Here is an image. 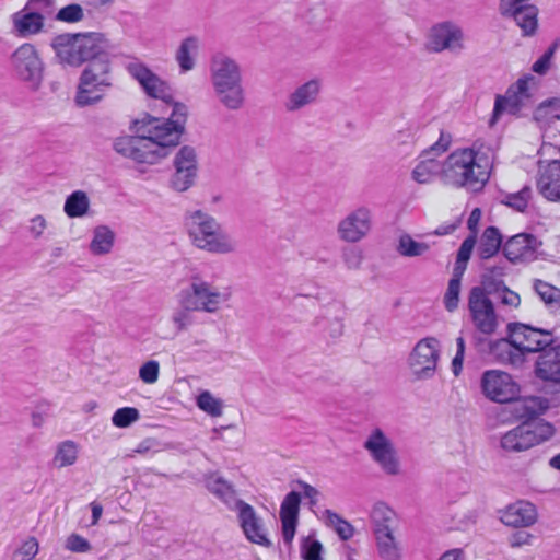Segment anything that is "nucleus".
Here are the masks:
<instances>
[{
  "instance_id": "obj_1",
  "label": "nucleus",
  "mask_w": 560,
  "mask_h": 560,
  "mask_svg": "<svg viewBox=\"0 0 560 560\" xmlns=\"http://www.w3.org/2000/svg\"><path fill=\"white\" fill-rule=\"evenodd\" d=\"M170 104L173 109L168 118L148 115L137 119L133 121V136H121L114 141V150L140 171L160 164L180 142L187 107L174 100Z\"/></svg>"
},
{
  "instance_id": "obj_2",
  "label": "nucleus",
  "mask_w": 560,
  "mask_h": 560,
  "mask_svg": "<svg viewBox=\"0 0 560 560\" xmlns=\"http://www.w3.org/2000/svg\"><path fill=\"white\" fill-rule=\"evenodd\" d=\"M499 148V139L489 137L454 150L443 160L442 184L456 189H481L490 177Z\"/></svg>"
},
{
  "instance_id": "obj_3",
  "label": "nucleus",
  "mask_w": 560,
  "mask_h": 560,
  "mask_svg": "<svg viewBox=\"0 0 560 560\" xmlns=\"http://www.w3.org/2000/svg\"><path fill=\"white\" fill-rule=\"evenodd\" d=\"M209 81L214 100L228 110H240L246 103L243 70L240 62L225 52H215L209 63Z\"/></svg>"
},
{
  "instance_id": "obj_4",
  "label": "nucleus",
  "mask_w": 560,
  "mask_h": 560,
  "mask_svg": "<svg viewBox=\"0 0 560 560\" xmlns=\"http://www.w3.org/2000/svg\"><path fill=\"white\" fill-rule=\"evenodd\" d=\"M185 230L191 246L198 250L220 256L238 250L237 240L213 215L201 209L187 213Z\"/></svg>"
},
{
  "instance_id": "obj_5",
  "label": "nucleus",
  "mask_w": 560,
  "mask_h": 560,
  "mask_svg": "<svg viewBox=\"0 0 560 560\" xmlns=\"http://www.w3.org/2000/svg\"><path fill=\"white\" fill-rule=\"evenodd\" d=\"M51 47L59 63L79 68L88 61L106 59L110 42L102 32L65 33L52 39Z\"/></svg>"
},
{
  "instance_id": "obj_6",
  "label": "nucleus",
  "mask_w": 560,
  "mask_h": 560,
  "mask_svg": "<svg viewBox=\"0 0 560 560\" xmlns=\"http://www.w3.org/2000/svg\"><path fill=\"white\" fill-rule=\"evenodd\" d=\"M113 86L112 66L108 59H97L89 62L79 77L74 94L78 107L98 104Z\"/></svg>"
},
{
  "instance_id": "obj_7",
  "label": "nucleus",
  "mask_w": 560,
  "mask_h": 560,
  "mask_svg": "<svg viewBox=\"0 0 560 560\" xmlns=\"http://www.w3.org/2000/svg\"><path fill=\"white\" fill-rule=\"evenodd\" d=\"M376 552L382 560H400L402 546L397 529L396 513L386 504L377 503L371 512Z\"/></svg>"
},
{
  "instance_id": "obj_8",
  "label": "nucleus",
  "mask_w": 560,
  "mask_h": 560,
  "mask_svg": "<svg viewBox=\"0 0 560 560\" xmlns=\"http://www.w3.org/2000/svg\"><path fill=\"white\" fill-rule=\"evenodd\" d=\"M186 302V305L197 312L215 314L230 300L231 293L228 290H220L209 281L199 276L191 277L187 287L178 293Z\"/></svg>"
},
{
  "instance_id": "obj_9",
  "label": "nucleus",
  "mask_w": 560,
  "mask_h": 560,
  "mask_svg": "<svg viewBox=\"0 0 560 560\" xmlns=\"http://www.w3.org/2000/svg\"><path fill=\"white\" fill-rule=\"evenodd\" d=\"M363 448L372 462L387 476L402 472V465L393 439L381 428H373L364 439Z\"/></svg>"
},
{
  "instance_id": "obj_10",
  "label": "nucleus",
  "mask_w": 560,
  "mask_h": 560,
  "mask_svg": "<svg viewBox=\"0 0 560 560\" xmlns=\"http://www.w3.org/2000/svg\"><path fill=\"white\" fill-rule=\"evenodd\" d=\"M441 360V343L435 337L417 341L407 358V369L412 381L432 380Z\"/></svg>"
},
{
  "instance_id": "obj_11",
  "label": "nucleus",
  "mask_w": 560,
  "mask_h": 560,
  "mask_svg": "<svg viewBox=\"0 0 560 560\" xmlns=\"http://www.w3.org/2000/svg\"><path fill=\"white\" fill-rule=\"evenodd\" d=\"M10 67L18 80L36 91L43 82L44 62L39 51L31 43L21 44L10 56Z\"/></svg>"
},
{
  "instance_id": "obj_12",
  "label": "nucleus",
  "mask_w": 560,
  "mask_h": 560,
  "mask_svg": "<svg viewBox=\"0 0 560 560\" xmlns=\"http://www.w3.org/2000/svg\"><path fill=\"white\" fill-rule=\"evenodd\" d=\"M555 433L553 427L544 420L524 422L505 432L500 446L505 452H524L549 440Z\"/></svg>"
},
{
  "instance_id": "obj_13",
  "label": "nucleus",
  "mask_w": 560,
  "mask_h": 560,
  "mask_svg": "<svg viewBox=\"0 0 560 560\" xmlns=\"http://www.w3.org/2000/svg\"><path fill=\"white\" fill-rule=\"evenodd\" d=\"M173 173L168 178V188L185 192L192 188L199 175V156L196 148L183 145L172 160Z\"/></svg>"
},
{
  "instance_id": "obj_14",
  "label": "nucleus",
  "mask_w": 560,
  "mask_h": 560,
  "mask_svg": "<svg viewBox=\"0 0 560 560\" xmlns=\"http://www.w3.org/2000/svg\"><path fill=\"white\" fill-rule=\"evenodd\" d=\"M451 145V136L441 132L439 140L429 149L421 152L416 160L411 171V178L418 184H431L435 177L442 182L443 161L436 159V155L445 153Z\"/></svg>"
},
{
  "instance_id": "obj_15",
  "label": "nucleus",
  "mask_w": 560,
  "mask_h": 560,
  "mask_svg": "<svg viewBox=\"0 0 560 560\" xmlns=\"http://www.w3.org/2000/svg\"><path fill=\"white\" fill-rule=\"evenodd\" d=\"M126 70L147 96L164 103L173 101V90L170 83L145 62L135 59L127 63Z\"/></svg>"
},
{
  "instance_id": "obj_16",
  "label": "nucleus",
  "mask_w": 560,
  "mask_h": 560,
  "mask_svg": "<svg viewBox=\"0 0 560 560\" xmlns=\"http://www.w3.org/2000/svg\"><path fill=\"white\" fill-rule=\"evenodd\" d=\"M425 48L435 54L445 50L458 52L465 48L464 32L458 24L451 21L436 23L427 34Z\"/></svg>"
},
{
  "instance_id": "obj_17",
  "label": "nucleus",
  "mask_w": 560,
  "mask_h": 560,
  "mask_svg": "<svg viewBox=\"0 0 560 560\" xmlns=\"http://www.w3.org/2000/svg\"><path fill=\"white\" fill-rule=\"evenodd\" d=\"M468 310L471 322L479 332L485 335L495 332L499 320L493 303L485 289L480 287L471 289L468 299Z\"/></svg>"
},
{
  "instance_id": "obj_18",
  "label": "nucleus",
  "mask_w": 560,
  "mask_h": 560,
  "mask_svg": "<svg viewBox=\"0 0 560 560\" xmlns=\"http://www.w3.org/2000/svg\"><path fill=\"white\" fill-rule=\"evenodd\" d=\"M373 228V214L370 208L360 206L348 212L337 224L339 240L345 243H359L366 238Z\"/></svg>"
},
{
  "instance_id": "obj_19",
  "label": "nucleus",
  "mask_w": 560,
  "mask_h": 560,
  "mask_svg": "<svg viewBox=\"0 0 560 560\" xmlns=\"http://www.w3.org/2000/svg\"><path fill=\"white\" fill-rule=\"evenodd\" d=\"M512 342L522 352L525 359L526 353H542L552 346L555 339L550 330L539 329L525 324H510Z\"/></svg>"
},
{
  "instance_id": "obj_20",
  "label": "nucleus",
  "mask_w": 560,
  "mask_h": 560,
  "mask_svg": "<svg viewBox=\"0 0 560 560\" xmlns=\"http://www.w3.org/2000/svg\"><path fill=\"white\" fill-rule=\"evenodd\" d=\"M234 512L236 513L237 523L242 533L249 542L265 548L272 546V541L269 538V530L264 518L250 504L245 501L237 503Z\"/></svg>"
},
{
  "instance_id": "obj_21",
  "label": "nucleus",
  "mask_w": 560,
  "mask_h": 560,
  "mask_svg": "<svg viewBox=\"0 0 560 560\" xmlns=\"http://www.w3.org/2000/svg\"><path fill=\"white\" fill-rule=\"evenodd\" d=\"M482 393L492 401L504 404L514 400L520 393L512 376L500 370H489L481 377Z\"/></svg>"
},
{
  "instance_id": "obj_22",
  "label": "nucleus",
  "mask_w": 560,
  "mask_h": 560,
  "mask_svg": "<svg viewBox=\"0 0 560 560\" xmlns=\"http://www.w3.org/2000/svg\"><path fill=\"white\" fill-rule=\"evenodd\" d=\"M541 242L533 234L520 233L503 244V253L511 262L532 261L537 258Z\"/></svg>"
},
{
  "instance_id": "obj_23",
  "label": "nucleus",
  "mask_w": 560,
  "mask_h": 560,
  "mask_svg": "<svg viewBox=\"0 0 560 560\" xmlns=\"http://www.w3.org/2000/svg\"><path fill=\"white\" fill-rule=\"evenodd\" d=\"M323 86L324 82L319 77L305 81L287 96L284 108L289 113H295L315 104L322 94Z\"/></svg>"
},
{
  "instance_id": "obj_24",
  "label": "nucleus",
  "mask_w": 560,
  "mask_h": 560,
  "mask_svg": "<svg viewBox=\"0 0 560 560\" xmlns=\"http://www.w3.org/2000/svg\"><path fill=\"white\" fill-rule=\"evenodd\" d=\"M500 520L509 527L526 528L537 523L538 512L532 502L517 500L501 511Z\"/></svg>"
},
{
  "instance_id": "obj_25",
  "label": "nucleus",
  "mask_w": 560,
  "mask_h": 560,
  "mask_svg": "<svg viewBox=\"0 0 560 560\" xmlns=\"http://www.w3.org/2000/svg\"><path fill=\"white\" fill-rule=\"evenodd\" d=\"M202 50V39L197 34L184 36L174 50V60L178 67L179 73H188L198 65Z\"/></svg>"
},
{
  "instance_id": "obj_26",
  "label": "nucleus",
  "mask_w": 560,
  "mask_h": 560,
  "mask_svg": "<svg viewBox=\"0 0 560 560\" xmlns=\"http://www.w3.org/2000/svg\"><path fill=\"white\" fill-rule=\"evenodd\" d=\"M301 497L298 492L291 491L283 499L280 506L281 533L287 546H291L295 536Z\"/></svg>"
},
{
  "instance_id": "obj_27",
  "label": "nucleus",
  "mask_w": 560,
  "mask_h": 560,
  "mask_svg": "<svg viewBox=\"0 0 560 560\" xmlns=\"http://www.w3.org/2000/svg\"><path fill=\"white\" fill-rule=\"evenodd\" d=\"M501 13L512 18L524 36L535 34L538 27V9L533 4H500Z\"/></svg>"
},
{
  "instance_id": "obj_28",
  "label": "nucleus",
  "mask_w": 560,
  "mask_h": 560,
  "mask_svg": "<svg viewBox=\"0 0 560 560\" xmlns=\"http://www.w3.org/2000/svg\"><path fill=\"white\" fill-rule=\"evenodd\" d=\"M12 32L20 38L39 35L45 31L43 16L23 7L11 15Z\"/></svg>"
},
{
  "instance_id": "obj_29",
  "label": "nucleus",
  "mask_w": 560,
  "mask_h": 560,
  "mask_svg": "<svg viewBox=\"0 0 560 560\" xmlns=\"http://www.w3.org/2000/svg\"><path fill=\"white\" fill-rule=\"evenodd\" d=\"M537 187L546 199L560 201V161L540 165Z\"/></svg>"
},
{
  "instance_id": "obj_30",
  "label": "nucleus",
  "mask_w": 560,
  "mask_h": 560,
  "mask_svg": "<svg viewBox=\"0 0 560 560\" xmlns=\"http://www.w3.org/2000/svg\"><path fill=\"white\" fill-rule=\"evenodd\" d=\"M535 373L545 382L560 383V346L549 347L539 354Z\"/></svg>"
},
{
  "instance_id": "obj_31",
  "label": "nucleus",
  "mask_w": 560,
  "mask_h": 560,
  "mask_svg": "<svg viewBox=\"0 0 560 560\" xmlns=\"http://www.w3.org/2000/svg\"><path fill=\"white\" fill-rule=\"evenodd\" d=\"M116 241V234L112 228L105 224L96 225L92 230L89 252L93 256H106L112 253Z\"/></svg>"
},
{
  "instance_id": "obj_32",
  "label": "nucleus",
  "mask_w": 560,
  "mask_h": 560,
  "mask_svg": "<svg viewBox=\"0 0 560 560\" xmlns=\"http://www.w3.org/2000/svg\"><path fill=\"white\" fill-rule=\"evenodd\" d=\"M206 487L232 511L236 509L237 503L244 502L236 497L233 486L217 474H212L206 479Z\"/></svg>"
},
{
  "instance_id": "obj_33",
  "label": "nucleus",
  "mask_w": 560,
  "mask_h": 560,
  "mask_svg": "<svg viewBox=\"0 0 560 560\" xmlns=\"http://www.w3.org/2000/svg\"><path fill=\"white\" fill-rule=\"evenodd\" d=\"M490 353L501 363L518 366L524 362L522 352L512 342L511 334L509 335V338H503L493 342L490 346Z\"/></svg>"
},
{
  "instance_id": "obj_34",
  "label": "nucleus",
  "mask_w": 560,
  "mask_h": 560,
  "mask_svg": "<svg viewBox=\"0 0 560 560\" xmlns=\"http://www.w3.org/2000/svg\"><path fill=\"white\" fill-rule=\"evenodd\" d=\"M63 212L69 219L84 218L91 212V199L81 189L72 191L66 197Z\"/></svg>"
},
{
  "instance_id": "obj_35",
  "label": "nucleus",
  "mask_w": 560,
  "mask_h": 560,
  "mask_svg": "<svg viewBox=\"0 0 560 560\" xmlns=\"http://www.w3.org/2000/svg\"><path fill=\"white\" fill-rule=\"evenodd\" d=\"M334 308H339V306L332 305L324 308L320 315L315 318L314 325L323 334H326L331 338H337L343 334V323L342 318L338 314L332 316Z\"/></svg>"
},
{
  "instance_id": "obj_36",
  "label": "nucleus",
  "mask_w": 560,
  "mask_h": 560,
  "mask_svg": "<svg viewBox=\"0 0 560 560\" xmlns=\"http://www.w3.org/2000/svg\"><path fill=\"white\" fill-rule=\"evenodd\" d=\"M80 446L72 440L58 443L55 447L52 465L58 469L73 466L79 458Z\"/></svg>"
},
{
  "instance_id": "obj_37",
  "label": "nucleus",
  "mask_w": 560,
  "mask_h": 560,
  "mask_svg": "<svg viewBox=\"0 0 560 560\" xmlns=\"http://www.w3.org/2000/svg\"><path fill=\"white\" fill-rule=\"evenodd\" d=\"M535 88L534 77L526 75L518 79L505 93L523 109L530 102Z\"/></svg>"
},
{
  "instance_id": "obj_38",
  "label": "nucleus",
  "mask_w": 560,
  "mask_h": 560,
  "mask_svg": "<svg viewBox=\"0 0 560 560\" xmlns=\"http://www.w3.org/2000/svg\"><path fill=\"white\" fill-rule=\"evenodd\" d=\"M501 245L502 236L499 230L494 226H489L479 238L477 247L478 256L482 259H489L499 252Z\"/></svg>"
},
{
  "instance_id": "obj_39",
  "label": "nucleus",
  "mask_w": 560,
  "mask_h": 560,
  "mask_svg": "<svg viewBox=\"0 0 560 560\" xmlns=\"http://www.w3.org/2000/svg\"><path fill=\"white\" fill-rule=\"evenodd\" d=\"M534 119L540 128L551 127L560 120V100L552 98L539 104L534 112Z\"/></svg>"
},
{
  "instance_id": "obj_40",
  "label": "nucleus",
  "mask_w": 560,
  "mask_h": 560,
  "mask_svg": "<svg viewBox=\"0 0 560 560\" xmlns=\"http://www.w3.org/2000/svg\"><path fill=\"white\" fill-rule=\"evenodd\" d=\"M430 250V244L419 242L409 234H402L398 238L397 252L402 257L415 258L423 257Z\"/></svg>"
},
{
  "instance_id": "obj_41",
  "label": "nucleus",
  "mask_w": 560,
  "mask_h": 560,
  "mask_svg": "<svg viewBox=\"0 0 560 560\" xmlns=\"http://www.w3.org/2000/svg\"><path fill=\"white\" fill-rule=\"evenodd\" d=\"M177 302L179 308L175 310L171 316V323L177 332L187 330L194 324V312L195 308L186 305L185 300L178 294Z\"/></svg>"
},
{
  "instance_id": "obj_42",
  "label": "nucleus",
  "mask_w": 560,
  "mask_h": 560,
  "mask_svg": "<svg viewBox=\"0 0 560 560\" xmlns=\"http://www.w3.org/2000/svg\"><path fill=\"white\" fill-rule=\"evenodd\" d=\"M522 108L505 93L497 95L489 125L494 126L504 115H517Z\"/></svg>"
},
{
  "instance_id": "obj_43",
  "label": "nucleus",
  "mask_w": 560,
  "mask_h": 560,
  "mask_svg": "<svg viewBox=\"0 0 560 560\" xmlns=\"http://www.w3.org/2000/svg\"><path fill=\"white\" fill-rule=\"evenodd\" d=\"M197 407L211 417H221L223 413V401L209 390H202L196 397Z\"/></svg>"
},
{
  "instance_id": "obj_44",
  "label": "nucleus",
  "mask_w": 560,
  "mask_h": 560,
  "mask_svg": "<svg viewBox=\"0 0 560 560\" xmlns=\"http://www.w3.org/2000/svg\"><path fill=\"white\" fill-rule=\"evenodd\" d=\"M533 288L547 305L560 308V290L558 288L542 280H535Z\"/></svg>"
},
{
  "instance_id": "obj_45",
  "label": "nucleus",
  "mask_w": 560,
  "mask_h": 560,
  "mask_svg": "<svg viewBox=\"0 0 560 560\" xmlns=\"http://www.w3.org/2000/svg\"><path fill=\"white\" fill-rule=\"evenodd\" d=\"M140 412L135 407H122L117 409L112 416V423L116 428H128L133 422L138 421Z\"/></svg>"
},
{
  "instance_id": "obj_46",
  "label": "nucleus",
  "mask_w": 560,
  "mask_h": 560,
  "mask_svg": "<svg viewBox=\"0 0 560 560\" xmlns=\"http://www.w3.org/2000/svg\"><path fill=\"white\" fill-rule=\"evenodd\" d=\"M323 545L314 535L303 537L301 540V556L303 560H323Z\"/></svg>"
},
{
  "instance_id": "obj_47",
  "label": "nucleus",
  "mask_w": 560,
  "mask_h": 560,
  "mask_svg": "<svg viewBox=\"0 0 560 560\" xmlns=\"http://www.w3.org/2000/svg\"><path fill=\"white\" fill-rule=\"evenodd\" d=\"M39 551L36 538L28 537L13 552L11 560H33Z\"/></svg>"
},
{
  "instance_id": "obj_48",
  "label": "nucleus",
  "mask_w": 560,
  "mask_h": 560,
  "mask_svg": "<svg viewBox=\"0 0 560 560\" xmlns=\"http://www.w3.org/2000/svg\"><path fill=\"white\" fill-rule=\"evenodd\" d=\"M477 237L476 235H469L467 238L464 240L462 243L458 253H457V260H456V271H459V275L463 273V271L466 269V265L471 256L472 249L476 245Z\"/></svg>"
},
{
  "instance_id": "obj_49",
  "label": "nucleus",
  "mask_w": 560,
  "mask_h": 560,
  "mask_svg": "<svg viewBox=\"0 0 560 560\" xmlns=\"http://www.w3.org/2000/svg\"><path fill=\"white\" fill-rule=\"evenodd\" d=\"M459 292H460V278L459 276H454L447 285V290L444 295V304L447 311L453 312L457 308L459 302Z\"/></svg>"
},
{
  "instance_id": "obj_50",
  "label": "nucleus",
  "mask_w": 560,
  "mask_h": 560,
  "mask_svg": "<svg viewBox=\"0 0 560 560\" xmlns=\"http://www.w3.org/2000/svg\"><path fill=\"white\" fill-rule=\"evenodd\" d=\"M84 19V11L80 4L71 3L61 8L57 14L56 20L66 23H77Z\"/></svg>"
},
{
  "instance_id": "obj_51",
  "label": "nucleus",
  "mask_w": 560,
  "mask_h": 560,
  "mask_svg": "<svg viewBox=\"0 0 560 560\" xmlns=\"http://www.w3.org/2000/svg\"><path fill=\"white\" fill-rule=\"evenodd\" d=\"M160 376V363L156 360H149L139 368V378L144 384H155Z\"/></svg>"
},
{
  "instance_id": "obj_52",
  "label": "nucleus",
  "mask_w": 560,
  "mask_h": 560,
  "mask_svg": "<svg viewBox=\"0 0 560 560\" xmlns=\"http://www.w3.org/2000/svg\"><path fill=\"white\" fill-rule=\"evenodd\" d=\"M530 198L532 189L529 187H524L518 192L508 195L504 202L517 211H524L528 206Z\"/></svg>"
},
{
  "instance_id": "obj_53",
  "label": "nucleus",
  "mask_w": 560,
  "mask_h": 560,
  "mask_svg": "<svg viewBox=\"0 0 560 560\" xmlns=\"http://www.w3.org/2000/svg\"><path fill=\"white\" fill-rule=\"evenodd\" d=\"M328 520L330 525L342 540H348L353 536L354 530L352 525L342 520L339 515L329 512Z\"/></svg>"
},
{
  "instance_id": "obj_54",
  "label": "nucleus",
  "mask_w": 560,
  "mask_h": 560,
  "mask_svg": "<svg viewBox=\"0 0 560 560\" xmlns=\"http://www.w3.org/2000/svg\"><path fill=\"white\" fill-rule=\"evenodd\" d=\"M24 7L43 16L44 21L55 11L54 0H27Z\"/></svg>"
},
{
  "instance_id": "obj_55",
  "label": "nucleus",
  "mask_w": 560,
  "mask_h": 560,
  "mask_svg": "<svg viewBox=\"0 0 560 560\" xmlns=\"http://www.w3.org/2000/svg\"><path fill=\"white\" fill-rule=\"evenodd\" d=\"M48 228L47 219L42 214H36L28 220L27 231L32 238L39 240L44 236Z\"/></svg>"
},
{
  "instance_id": "obj_56",
  "label": "nucleus",
  "mask_w": 560,
  "mask_h": 560,
  "mask_svg": "<svg viewBox=\"0 0 560 560\" xmlns=\"http://www.w3.org/2000/svg\"><path fill=\"white\" fill-rule=\"evenodd\" d=\"M465 339L459 336L456 338V353L452 360L451 368L455 376H458L463 370L464 357H465Z\"/></svg>"
},
{
  "instance_id": "obj_57",
  "label": "nucleus",
  "mask_w": 560,
  "mask_h": 560,
  "mask_svg": "<svg viewBox=\"0 0 560 560\" xmlns=\"http://www.w3.org/2000/svg\"><path fill=\"white\" fill-rule=\"evenodd\" d=\"M66 548L72 552H88L91 550V545L84 537L71 534L66 540Z\"/></svg>"
},
{
  "instance_id": "obj_58",
  "label": "nucleus",
  "mask_w": 560,
  "mask_h": 560,
  "mask_svg": "<svg viewBox=\"0 0 560 560\" xmlns=\"http://www.w3.org/2000/svg\"><path fill=\"white\" fill-rule=\"evenodd\" d=\"M535 540V536L525 530H517L509 537V545L512 548H521L525 546H532Z\"/></svg>"
},
{
  "instance_id": "obj_59",
  "label": "nucleus",
  "mask_w": 560,
  "mask_h": 560,
  "mask_svg": "<svg viewBox=\"0 0 560 560\" xmlns=\"http://www.w3.org/2000/svg\"><path fill=\"white\" fill-rule=\"evenodd\" d=\"M363 256L361 250L352 248L343 254V261L349 269H358L361 266Z\"/></svg>"
},
{
  "instance_id": "obj_60",
  "label": "nucleus",
  "mask_w": 560,
  "mask_h": 560,
  "mask_svg": "<svg viewBox=\"0 0 560 560\" xmlns=\"http://www.w3.org/2000/svg\"><path fill=\"white\" fill-rule=\"evenodd\" d=\"M553 55V49H549L544 56H541L535 63L533 65V71L539 74H544L550 66V59Z\"/></svg>"
},
{
  "instance_id": "obj_61",
  "label": "nucleus",
  "mask_w": 560,
  "mask_h": 560,
  "mask_svg": "<svg viewBox=\"0 0 560 560\" xmlns=\"http://www.w3.org/2000/svg\"><path fill=\"white\" fill-rule=\"evenodd\" d=\"M481 217H482V213H481V210L479 208H475L470 212L468 221H467V226H468L469 231L471 232L470 235H476L477 236L478 225H479V222L481 220Z\"/></svg>"
},
{
  "instance_id": "obj_62",
  "label": "nucleus",
  "mask_w": 560,
  "mask_h": 560,
  "mask_svg": "<svg viewBox=\"0 0 560 560\" xmlns=\"http://www.w3.org/2000/svg\"><path fill=\"white\" fill-rule=\"evenodd\" d=\"M501 301L503 304L516 307L518 306L521 299L520 295L509 289H504L502 292Z\"/></svg>"
},
{
  "instance_id": "obj_63",
  "label": "nucleus",
  "mask_w": 560,
  "mask_h": 560,
  "mask_svg": "<svg viewBox=\"0 0 560 560\" xmlns=\"http://www.w3.org/2000/svg\"><path fill=\"white\" fill-rule=\"evenodd\" d=\"M438 560H466V557L463 549L454 548L443 552Z\"/></svg>"
},
{
  "instance_id": "obj_64",
  "label": "nucleus",
  "mask_w": 560,
  "mask_h": 560,
  "mask_svg": "<svg viewBox=\"0 0 560 560\" xmlns=\"http://www.w3.org/2000/svg\"><path fill=\"white\" fill-rule=\"evenodd\" d=\"M302 488H303L304 495L306 498L311 499L312 501L316 500L318 491L314 487H312L307 483H302Z\"/></svg>"
}]
</instances>
